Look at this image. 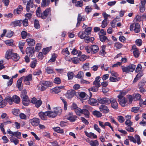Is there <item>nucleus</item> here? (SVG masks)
Wrapping results in <instances>:
<instances>
[{
	"label": "nucleus",
	"instance_id": "obj_25",
	"mask_svg": "<svg viewBox=\"0 0 146 146\" xmlns=\"http://www.w3.org/2000/svg\"><path fill=\"white\" fill-rule=\"evenodd\" d=\"M78 35L79 37L82 39H84L87 35L84 31L80 32L78 34Z\"/></svg>",
	"mask_w": 146,
	"mask_h": 146
},
{
	"label": "nucleus",
	"instance_id": "obj_38",
	"mask_svg": "<svg viewBox=\"0 0 146 146\" xmlns=\"http://www.w3.org/2000/svg\"><path fill=\"white\" fill-rule=\"evenodd\" d=\"M21 35L23 39L25 38L28 36H29V34L25 31H23L21 32Z\"/></svg>",
	"mask_w": 146,
	"mask_h": 146
},
{
	"label": "nucleus",
	"instance_id": "obj_52",
	"mask_svg": "<svg viewBox=\"0 0 146 146\" xmlns=\"http://www.w3.org/2000/svg\"><path fill=\"white\" fill-rule=\"evenodd\" d=\"M117 19L116 18L114 19L111 22L110 24L111 26L113 28L115 27V23L118 21L117 20Z\"/></svg>",
	"mask_w": 146,
	"mask_h": 146
},
{
	"label": "nucleus",
	"instance_id": "obj_57",
	"mask_svg": "<svg viewBox=\"0 0 146 146\" xmlns=\"http://www.w3.org/2000/svg\"><path fill=\"white\" fill-rule=\"evenodd\" d=\"M98 90V88L95 86H93L88 89V90L93 92H97Z\"/></svg>",
	"mask_w": 146,
	"mask_h": 146
},
{
	"label": "nucleus",
	"instance_id": "obj_39",
	"mask_svg": "<svg viewBox=\"0 0 146 146\" xmlns=\"http://www.w3.org/2000/svg\"><path fill=\"white\" fill-rule=\"evenodd\" d=\"M141 95L138 93L133 95V97L135 100H140L141 99Z\"/></svg>",
	"mask_w": 146,
	"mask_h": 146
},
{
	"label": "nucleus",
	"instance_id": "obj_27",
	"mask_svg": "<svg viewBox=\"0 0 146 146\" xmlns=\"http://www.w3.org/2000/svg\"><path fill=\"white\" fill-rule=\"evenodd\" d=\"M50 3V0H42L41 4V7H44L47 6L49 5Z\"/></svg>",
	"mask_w": 146,
	"mask_h": 146
},
{
	"label": "nucleus",
	"instance_id": "obj_48",
	"mask_svg": "<svg viewBox=\"0 0 146 146\" xmlns=\"http://www.w3.org/2000/svg\"><path fill=\"white\" fill-rule=\"evenodd\" d=\"M108 23L107 20L104 19L102 22V27L103 28L105 27L108 25Z\"/></svg>",
	"mask_w": 146,
	"mask_h": 146
},
{
	"label": "nucleus",
	"instance_id": "obj_51",
	"mask_svg": "<svg viewBox=\"0 0 146 146\" xmlns=\"http://www.w3.org/2000/svg\"><path fill=\"white\" fill-rule=\"evenodd\" d=\"M42 101L40 100H37L35 104V106L37 108L39 107L42 104Z\"/></svg>",
	"mask_w": 146,
	"mask_h": 146
},
{
	"label": "nucleus",
	"instance_id": "obj_17",
	"mask_svg": "<svg viewBox=\"0 0 146 146\" xmlns=\"http://www.w3.org/2000/svg\"><path fill=\"white\" fill-rule=\"evenodd\" d=\"M14 53L12 52V50H9L6 52L5 55V58L7 59L12 58V56Z\"/></svg>",
	"mask_w": 146,
	"mask_h": 146
},
{
	"label": "nucleus",
	"instance_id": "obj_31",
	"mask_svg": "<svg viewBox=\"0 0 146 146\" xmlns=\"http://www.w3.org/2000/svg\"><path fill=\"white\" fill-rule=\"evenodd\" d=\"M45 71L47 73L50 74L54 73V71L53 69L50 67H48L45 68Z\"/></svg>",
	"mask_w": 146,
	"mask_h": 146
},
{
	"label": "nucleus",
	"instance_id": "obj_53",
	"mask_svg": "<svg viewBox=\"0 0 146 146\" xmlns=\"http://www.w3.org/2000/svg\"><path fill=\"white\" fill-rule=\"evenodd\" d=\"M13 40H7L5 41V43L7 45L11 46L13 45Z\"/></svg>",
	"mask_w": 146,
	"mask_h": 146
},
{
	"label": "nucleus",
	"instance_id": "obj_19",
	"mask_svg": "<svg viewBox=\"0 0 146 146\" xmlns=\"http://www.w3.org/2000/svg\"><path fill=\"white\" fill-rule=\"evenodd\" d=\"M23 79V78H21L19 79L17 81V86L19 90L20 91L21 90L23 89L21 84Z\"/></svg>",
	"mask_w": 146,
	"mask_h": 146
},
{
	"label": "nucleus",
	"instance_id": "obj_21",
	"mask_svg": "<svg viewBox=\"0 0 146 146\" xmlns=\"http://www.w3.org/2000/svg\"><path fill=\"white\" fill-rule=\"evenodd\" d=\"M80 98L83 100H86L87 99L88 96L84 92H82L78 94Z\"/></svg>",
	"mask_w": 146,
	"mask_h": 146
},
{
	"label": "nucleus",
	"instance_id": "obj_60",
	"mask_svg": "<svg viewBox=\"0 0 146 146\" xmlns=\"http://www.w3.org/2000/svg\"><path fill=\"white\" fill-rule=\"evenodd\" d=\"M50 47H47L44 48L42 50V52L44 54H46L50 50Z\"/></svg>",
	"mask_w": 146,
	"mask_h": 146
},
{
	"label": "nucleus",
	"instance_id": "obj_26",
	"mask_svg": "<svg viewBox=\"0 0 146 146\" xmlns=\"http://www.w3.org/2000/svg\"><path fill=\"white\" fill-rule=\"evenodd\" d=\"M23 78L24 82L30 81L32 80V75L29 74L28 76L24 77H22Z\"/></svg>",
	"mask_w": 146,
	"mask_h": 146
},
{
	"label": "nucleus",
	"instance_id": "obj_44",
	"mask_svg": "<svg viewBox=\"0 0 146 146\" xmlns=\"http://www.w3.org/2000/svg\"><path fill=\"white\" fill-rule=\"evenodd\" d=\"M10 140L11 142L13 143L15 145L19 143L18 140L15 137H10Z\"/></svg>",
	"mask_w": 146,
	"mask_h": 146
},
{
	"label": "nucleus",
	"instance_id": "obj_6",
	"mask_svg": "<svg viewBox=\"0 0 146 146\" xmlns=\"http://www.w3.org/2000/svg\"><path fill=\"white\" fill-rule=\"evenodd\" d=\"M135 29H134V31L135 33H139L140 31V25L138 23H133L131 25L130 27V31L132 30L133 28L135 27Z\"/></svg>",
	"mask_w": 146,
	"mask_h": 146
},
{
	"label": "nucleus",
	"instance_id": "obj_7",
	"mask_svg": "<svg viewBox=\"0 0 146 146\" xmlns=\"http://www.w3.org/2000/svg\"><path fill=\"white\" fill-rule=\"evenodd\" d=\"M34 49L33 48L29 47L26 49V53L27 55L29 56L30 57H32L34 54Z\"/></svg>",
	"mask_w": 146,
	"mask_h": 146
},
{
	"label": "nucleus",
	"instance_id": "obj_15",
	"mask_svg": "<svg viewBox=\"0 0 146 146\" xmlns=\"http://www.w3.org/2000/svg\"><path fill=\"white\" fill-rule=\"evenodd\" d=\"M92 50V54H94L97 52L99 50V47L97 45H93L90 47Z\"/></svg>",
	"mask_w": 146,
	"mask_h": 146
},
{
	"label": "nucleus",
	"instance_id": "obj_1",
	"mask_svg": "<svg viewBox=\"0 0 146 146\" xmlns=\"http://www.w3.org/2000/svg\"><path fill=\"white\" fill-rule=\"evenodd\" d=\"M120 92L119 94L117 96L118 101L122 106H125L126 103V100L124 96L126 94V92L125 91H120Z\"/></svg>",
	"mask_w": 146,
	"mask_h": 146
},
{
	"label": "nucleus",
	"instance_id": "obj_61",
	"mask_svg": "<svg viewBox=\"0 0 146 146\" xmlns=\"http://www.w3.org/2000/svg\"><path fill=\"white\" fill-rule=\"evenodd\" d=\"M27 92L25 90H23L21 92V97L22 98L27 97Z\"/></svg>",
	"mask_w": 146,
	"mask_h": 146
},
{
	"label": "nucleus",
	"instance_id": "obj_11",
	"mask_svg": "<svg viewBox=\"0 0 146 146\" xmlns=\"http://www.w3.org/2000/svg\"><path fill=\"white\" fill-rule=\"evenodd\" d=\"M111 107L115 109L118 108V104L115 99L111 98L110 99Z\"/></svg>",
	"mask_w": 146,
	"mask_h": 146
},
{
	"label": "nucleus",
	"instance_id": "obj_37",
	"mask_svg": "<svg viewBox=\"0 0 146 146\" xmlns=\"http://www.w3.org/2000/svg\"><path fill=\"white\" fill-rule=\"evenodd\" d=\"M84 76V73L81 71L78 72V74L76 75V77L77 78L81 79L83 78Z\"/></svg>",
	"mask_w": 146,
	"mask_h": 146
},
{
	"label": "nucleus",
	"instance_id": "obj_49",
	"mask_svg": "<svg viewBox=\"0 0 146 146\" xmlns=\"http://www.w3.org/2000/svg\"><path fill=\"white\" fill-rule=\"evenodd\" d=\"M90 144L91 146H97L98 145L99 143L96 140H91Z\"/></svg>",
	"mask_w": 146,
	"mask_h": 146
},
{
	"label": "nucleus",
	"instance_id": "obj_12",
	"mask_svg": "<svg viewBox=\"0 0 146 146\" xmlns=\"http://www.w3.org/2000/svg\"><path fill=\"white\" fill-rule=\"evenodd\" d=\"M51 12L50 8L46 9L42 13L41 18L43 19H45L48 16V14L50 13Z\"/></svg>",
	"mask_w": 146,
	"mask_h": 146
},
{
	"label": "nucleus",
	"instance_id": "obj_24",
	"mask_svg": "<svg viewBox=\"0 0 146 146\" xmlns=\"http://www.w3.org/2000/svg\"><path fill=\"white\" fill-rule=\"evenodd\" d=\"M23 10V7L21 5H19L18 8L14 10V13L15 14H19Z\"/></svg>",
	"mask_w": 146,
	"mask_h": 146
},
{
	"label": "nucleus",
	"instance_id": "obj_54",
	"mask_svg": "<svg viewBox=\"0 0 146 146\" xmlns=\"http://www.w3.org/2000/svg\"><path fill=\"white\" fill-rule=\"evenodd\" d=\"M37 60H34L32 61L30 64V66L34 68L35 67L36 65Z\"/></svg>",
	"mask_w": 146,
	"mask_h": 146
},
{
	"label": "nucleus",
	"instance_id": "obj_58",
	"mask_svg": "<svg viewBox=\"0 0 146 146\" xmlns=\"http://www.w3.org/2000/svg\"><path fill=\"white\" fill-rule=\"evenodd\" d=\"M92 9V8L89 6H88L86 7L85 9V12L87 13H89L90 12Z\"/></svg>",
	"mask_w": 146,
	"mask_h": 146
},
{
	"label": "nucleus",
	"instance_id": "obj_8",
	"mask_svg": "<svg viewBox=\"0 0 146 146\" xmlns=\"http://www.w3.org/2000/svg\"><path fill=\"white\" fill-rule=\"evenodd\" d=\"M31 125L34 126H37L39 124V119L37 118H34L29 121Z\"/></svg>",
	"mask_w": 146,
	"mask_h": 146
},
{
	"label": "nucleus",
	"instance_id": "obj_63",
	"mask_svg": "<svg viewBox=\"0 0 146 146\" xmlns=\"http://www.w3.org/2000/svg\"><path fill=\"white\" fill-rule=\"evenodd\" d=\"M68 79L69 80H71L74 77V73L71 72H69L67 74Z\"/></svg>",
	"mask_w": 146,
	"mask_h": 146
},
{
	"label": "nucleus",
	"instance_id": "obj_55",
	"mask_svg": "<svg viewBox=\"0 0 146 146\" xmlns=\"http://www.w3.org/2000/svg\"><path fill=\"white\" fill-rule=\"evenodd\" d=\"M133 53L134 56L136 58H138L140 54V53L139 52V51L138 50L133 51Z\"/></svg>",
	"mask_w": 146,
	"mask_h": 146
},
{
	"label": "nucleus",
	"instance_id": "obj_46",
	"mask_svg": "<svg viewBox=\"0 0 146 146\" xmlns=\"http://www.w3.org/2000/svg\"><path fill=\"white\" fill-rule=\"evenodd\" d=\"M54 129L56 132L60 133H63V130L62 129H61L59 127H56L54 128Z\"/></svg>",
	"mask_w": 146,
	"mask_h": 146
},
{
	"label": "nucleus",
	"instance_id": "obj_5",
	"mask_svg": "<svg viewBox=\"0 0 146 146\" xmlns=\"http://www.w3.org/2000/svg\"><path fill=\"white\" fill-rule=\"evenodd\" d=\"M98 100L99 103L105 104H109L110 103V99L107 98H98Z\"/></svg>",
	"mask_w": 146,
	"mask_h": 146
},
{
	"label": "nucleus",
	"instance_id": "obj_14",
	"mask_svg": "<svg viewBox=\"0 0 146 146\" xmlns=\"http://www.w3.org/2000/svg\"><path fill=\"white\" fill-rule=\"evenodd\" d=\"M38 115L41 119L45 120L47 119V116H48V112L47 111L45 112H40L39 113Z\"/></svg>",
	"mask_w": 146,
	"mask_h": 146
},
{
	"label": "nucleus",
	"instance_id": "obj_43",
	"mask_svg": "<svg viewBox=\"0 0 146 146\" xmlns=\"http://www.w3.org/2000/svg\"><path fill=\"white\" fill-rule=\"evenodd\" d=\"M89 99L88 101V103L90 105H93L96 102L97 100L93 98H89Z\"/></svg>",
	"mask_w": 146,
	"mask_h": 146
},
{
	"label": "nucleus",
	"instance_id": "obj_23",
	"mask_svg": "<svg viewBox=\"0 0 146 146\" xmlns=\"http://www.w3.org/2000/svg\"><path fill=\"white\" fill-rule=\"evenodd\" d=\"M142 116L143 119L139 123V124L141 125L145 126H146V114H143Z\"/></svg>",
	"mask_w": 146,
	"mask_h": 146
},
{
	"label": "nucleus",
	"instance_id": "obj_56",
	"mask_svg": "<svg viewBox=\"0 0 146 146\" xmlns=\"http://www.w3.org/2000/svg\"><path fill=\"white\" fill-rule=\"evenodd\" d=\"M41 13V10L40 8H38V9L36 11V14L37 16L38 17H42V13Z\"/></svg>",
	"mask_w": 146,
	"mask_h": 146
},
{
	"label": "nucleus",
	"instance_id": "obj_50",
	"mask_svg": "<svg viewBox=\"0 0 146 146\" xmlns=\"http://www.w3.org/2000/svg\"><path fill=\"white\" fill-rule=\"evenodd\" d=\"M79 58L74 57L71 59L72 62L74 64L79 63L80 60Z\"/></svg>",
	"mask_w": 146,
	"mask_h": 146
},
{
	"label": "nucleus",
	"instance_id": "obj_32",
	"mask_svg": "<svg viewBox=\"0 0 146 146\" xmlns=\"http://www.w3.org/2000/svg\"><path fill=\"white\" fill-rule=\"evenodd\" d=\"M41 82L42 85L44 86L46 88L49 87L52 84L51 82H50L43 81H42Z\"/></svg>",
	"mask_w": 146,
	"mask_h": 146
},
{
	"label": "nucleus",
	"instance_id": "obj_59",
	"mask_svg": "<svg viewBox=\"0 0 146 146\" xmlns=\"http://www.w3.org/2000/svg\"><path fill=\"white\" fill-rule=\"evenodd\" d=\"M92 29L91 27H89L86 29L84 32H85L87 35H89L90 34Z\"/></svg>",
	"mask_w": 146,
	"mask_h": 146
},
{
	"label": "nucleus",
	"instance_id": "obj_45",
	"mask_svg": "<svg viewBox=\"0 0 146 146\" xmlns=\"http://www.w3.org/2000/svg\"><path fill=\"white\" fill-rule=\"evenodd\" d=\"M85 133L86 135L88 137H97L96 135L93 133L91 132L88 133L87 131H85Z\"/></svg>",
	"mask_w": 146,
	"mask_h": 146
},
{
	"label": "nucleus",
	"instance_id": "obj_20",
	"mask_svg": "<svg viewBox=\"0 0 146 146\" xmlns=\"http://www.w3.org/2000/svg\"><path fill=\"white\" fill-rule=\"evenodd\" d=\"M22 103L23 105L25 106H27L30 102V100L28 97L22 98Z\"/></svg>",
	"mask_w": 146,
	"mask_h": 146
},
{
	"label": "nucleus",
	"instance_id": "obj_2",
	"mask_svg": "<svg viewBox=\"0 0 146 146\" xmlns=\"http://www.w3.org/2000/svg\"><path fill=\"white\" fill-rule=\"evenodd\" d=\"M136 66L133 64H130L126 66H122L121 68L123 72L129 73L133 72Z\"/></svg>",
	"mask_w": 146,
	"mask_h": 146
},
{
	"label": "nucleus",
	"instance_id": "obj_47",
	"mask_svg": "<svg viewBox=\"0 0 146 146\" xmlns=\"http://www.w3.org/2000/svg\"><path fill=\"white\" fill-rule=\"evenodd\" d=\"M34 26L35 28L38 29L40 28V25L39 24L38 21L36 19H35L34 22Z\"/></svg>",
	"mask_w": 146,
	"mask_h": 146
},
{
	"label": "nucleus",
	"instance_id": "obj_33",
	"mask_svg": "<svg viewBox=\"0 0 146 146\" xmlns=\"http://www.w3.org/2000/svg\"><path fill=\"white\" fill-rule=\"evenodd\" d=\"M37 88L38 90H40L41 91H44L46 88L44 86L42 85L41 82L39 85L37 86Z\"/></svg>",
	"mask_w": 146,
	"mask_h": 146
},
{
	"label": "nucleus",
	"instance_id": "obj_3",
	"mask_svg": "<svg viewBox=\"0 0 146 146\" xmlns=\"http://www.w3.org/2000/svg\"><path fill=\"white\" fill-rule=\"evenodd\" d=\"M90 108V107L87 105L84 106L83 107L82 114H84L86 118H88L89 117L90 113L88 110H89Z\"/></svg>",
	"mask_w": 146,
	"mask_h": 146
},
{
	"label": "nucleus",
	"instance_id": "obj_18",
	"mask_svg": "<svg viewBox=\"0 0 146 146\" xmlns=\"http://www.w3.org/2000/svg\"><path fill=\"white\" fill-rule=\"evenodd\" d=\"M26 42L27 43L28 45L29 46H33L35 42L34 40L32 38H29L26 40Z\"/></svg>",
	"mask_w": 146,
	"mask_h": 146
},
{
	"label": "nucleus",
	"instance_id": "obj_41",
	"mask_svg": "<svg viewBox=\"0 0 146 146\" xmlns=\"http://www.w3.org/2000/svg\"><path fill=\"white\" fill-rule=\"evenodd\" d=\"M75 6L78 7H81L83 5V1L82 0L78 1L75 3Z\"/></svg>",
	"mask_w": 146,
	"mask_h": 146
},
{
	"label": "nucleus",
	"instance_id": "obj_22",
	"mask_svg": "<svg viewBox=\"0 0 146 146\" xmlns=\"http://www.w3.org/2000/svg\"><path fill=\"white\" fill-rule=\"evenodd\" d=\"M22 20L15 21L11 22V25L14 27H16L18 26H21V22Z\"/></svg>",
	"mask_w": 146,
	"mask_h": 146
},
{
	"label": "nucleus",
	"instance_id": "obj_40",
	"mask_svg": "<svg viewBox=\"0 0 146 146\" xmlns=\"http://www.w3.org/2000/svg\"><path fill=\"white\" fill-rule=\"evenodd\" d=\"M53 111L56 113V115L60 114L62 112V110L60 108H54Z\"/></svg>",
	"mask_w": 146,
	"mask_h": 146
},
{
	"label": "nucleus",
	"instance_id": "obj_30",
	"mask_svg": "<svg viewBox=\"0 0 146 146\" xmlns=\"http://www.w3.org/2000/svg\"><path fill=\"white\" fill-rule=\"evenodd\" d=\"M48 112V117L54 118L56 116V113L54 111H47Z\"/></svg>",
	"mask_w": 146,
	"mask_h": 146
},
{
	"label": "nucleus",
	"instance_id": "obj_64",
	"mask_svg": "<svg viewBox=\"0 0 146 146\" xmlns=\"http://www.w3.org/2000/svg\"><path fill=\"white\" fill-rule=\"evenodd\" d=\"M122 46L121 44L119 42H117L115 43L114 46L117 49H120Z\"/></svg>",
	"mask_w": 146,
	"mask_h": 146
},
{
	"label": "nucleus",
	"instance_id": "obj_35",
	"mask_svg": "<svg viewBox=\"0 0 146 146\" xmlns=\"http://www.w3.org/2000/svg\"><path fill=\"white\" fill-rule=\"evenodd\" d=\"M76 114L79 116H80L82 114V110L79 108H78L74 111Z\"/></svg>",
	"mask_w": 146,
	"mask_h": 146
},
{
	"label": "nucleus",
	"instance_id": "obj_28",
	"mask_svg": "<svg viewBox=\"0 0 146 146\" xmlns=\"http://www.w3.org/2000/svg\"><path fill=\"white\" fill-rule=\"evenodd\" d=\"M13 101L17 104L19 103L20 101V98L19 96L17 95H14L12 97Z\"/></svg>",
	"mask_w": 146,
	"mask_h": 146
},
{
	"label": "nucleus",
	"instance_id": "obj_16",
	"mask_svg": "<svg viewBox=\"0 0 146 146\" xmlns=\"http://www.w3.org/2000/svg\"><path fill=\"white\" fill-rule=\"evenodd\" d=\"M130 140L134 143H137L138 144L141 143L140 137H129Z\"/></svg>",
	"mask_w": 146,
	"mask_h": 146
},
{
	"label": "nucleus",
	"instance_id": "obj_10",
	"mask_svg": "<svg viewBox=\"0 0 146 146\" xmlns=\"http://www.w3.org/2000/svg\"><path fill=\"white\" fill-rule=\"evenodd\" d=\"M99 109L100 111L102 112L105 113H107L109 111V110L107 106L102 105L99 106Z\"/></svg>",
	"mask_w": 146,
	"mask_h": 146
},
{
	"label": "nucleus",
	"instance_id": "obj_9",
	"mask_svg": "<svg viewBox=\"0 0 146 146\" xmlns=\"http://www.w3.org/2000/svg\"><path fill=\"white\" fill-rule=\"evenodd\" d=\"M75 91L74 90H68L65 94L66 97L68 98H71L74 96Z\"/></svg>",
	"mask_w": 146,
	"mask_h": 146
},
{
	"label": "nucleus",
	"instance_id": "obj_29",
	"mask_svg": "<svg viewBox=\"0 0 146 146\" xmlns=\"http://www.w3.org/2000/svg\"><path fill=\"white\" fill-rule=\"evenodd\" d=\"M20 58V57L18 54L16 53H13L12 56V59L15 61H17Z\"/></svg>",
	"mask_w": 146,
	"mask_h": 146
},
{
	"label": "nucleus",
	"instance_id": "obj_13",
	"mask_svg": "<svg viewBox=\"0 0 146 146\" xmlns=\"http://www.w3.org/2000/svg\"><path fill=\"white\" fill-rule=\"evenodd\" d=\"M100 77L99 76L97 77L93 83V85L98 88L101 86V84L100 83Z\"/></svg>",
	"mask_w": 146,
	"mask_h": 146
},
{
	"label": "nucleus",
	"instance_id": "obj_62",
	"mask_svg": "<svg viewBox=\"0 0 146 146\" xmlns=\"http://www.w3.org/2000/svg\"><path fill=\"white\" fill-rule=\"evenodd\" d=\"M79 58L80 61H84L86 59L87 56L84 54H83L80 56Z\"/></svg>",
	"mask_w": 146,
	"mask_h": 146
},
{
	"label": "nucleus",
	"instance_id": "obj_4",
	"mask_svg": "<svg viewBox=\"0 0 146 146\" xmlns=\"http://www.w3.org/2000/svg\"><path fill=\"white\" fill-rule=\"evenodd\" d=\"M66 118L69 120L70 122L75 121L77 118V117L75 115H74L72 112H70L66 116Z\"/></svg>",
	"mask_w": 146,
	"mask_h": 146
},
{
	"label": "nucleus",
	"instance_id": "obj_36",
	"mask_svg": "<svg viewBox=\"0 0 146 146\" xmlns=\"http://www.w3.org/2000/svg\"><path fill=\"white\" fill-rule=\"evenodd\" d=\"M93 114L98 117H100L102 116V114L99 111L95 110L92 112Z\"/></svg>",
	"mask_w": 146,
	"mask_h": 146
},
{
	"label": "nucleus",
	"instance_id": "obj_42",
	"mask_svg": "<svg viewBox=\"0 0 146 146\" xmlns=\"http://www.w3.org/2000/svg\"><path fill=\"white\" fill-rule=\"evenodd\" d=\"M82 20V17L81 16L80 14H79L78 15L77 18V23L76 25L77 26L79 25Z\"/></svg>",
	"mask_w": 146,
	"mask_h": 146
},
{
	"label": "nucleus",
	"instance_id": "obj_34",
	"mask_svg": "<svg viewBox=\"0 0 146 146\" xmlns=\"http://www.w3.org/2000/svg\"><path fill=\"white\" fill-rule=\"evenodd\" d=\"M99 36L100 40L102 42H104L106 41L107 40L108 41V39L107 38V37L106 36H105L104 35L100 34Z\"/></svg>",
	"mask_w": 146,
	"mask_h": 146
}]
</instances>
